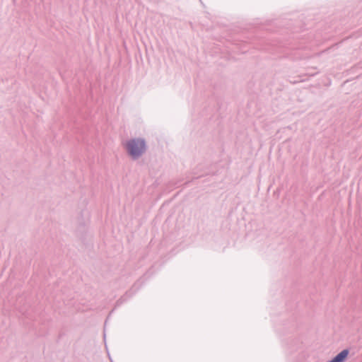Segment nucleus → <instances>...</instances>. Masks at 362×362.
<instances>
[{"label":"nucleus","mask_w":362,"mask_h":362,"mask_svg":"<svg viewBox=\"0 0 362 362\" xmlns=\"http://www.w3.org/2000/svg\"><path fill=\"white\" fill-rule=\"evenodd\" d=\"M124 148L134 158L140 156L145 151V142L141 139H132L124 144Z\"/></svg>","instance_id":"1"},{"label":"nucleus","mask_w":362,"mask_h":362,"mask_svg":"<svg viewBox=\"0 0 362 362\" xmlns=\"http://www.w3.org/2000/svg\"><path fill=\"white\" fill-rule=\"evenodd\" d=\"M348 356V351L344 350L340 352L338 355H337L331 361L329 362H343L344 359Z\"/></svg>","instance_id":"2"}]
</instances>
